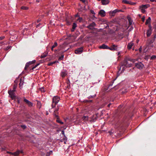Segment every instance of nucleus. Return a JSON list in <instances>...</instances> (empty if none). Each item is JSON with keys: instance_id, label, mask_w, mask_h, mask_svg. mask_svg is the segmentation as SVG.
I'll use <instances>...</instances> for the list:
<instances>
[{"instance_id": "nucleus-37", "label": "nucleus", "mask_w": 156, "mask_h": 156, "mask_svg": "<svg viewBox=\"0 0 156 156\" xmlns=\"http://www.w3.org/2000/svg\"><path fill=\"white\" fill-rule=\"evenodd\" d=\"M22 80L21 79L20 80V86L21 85H23V83L22 82Z\"/></svg>"}, {"instance_id": "nucleus-54", "label": "nucleus", "mask_w": 156, "mask_h": 156, "mask_svg": "<svg viewBox=\"0 0 156 156\" xmlns=\"http://www.w3.org/2000/svg\"><path fill=\"white\" fill-rule=\"evenodd\" d=\"M75 17H79V15L78 14H76V15H75Z\"/></svg>"}, {"instance_id": "nucleus-16", "label": "nucleus", "mask_w": 156, "mask_h": 156, "mask_svg": "<svg viewBox=\"0 0 156 156\" xmlns=\"http://www.w3.org/2000/svg\"><path fill=\"white\" fill-rule=\"evenodd\" d=\"M77 27V25L76 23H73L72 25V29L71 30V31L72 32H73L74 31V30L75 29V28Z\"/></svg>"}, {"instance_id": "nucleus-17", "label": "nucleus", "mask_w": 156, "mask_h": 156, "mask_svg": "<svg viewBox=\"0 0 156 156\" xmlns=\"http://www.w3.org/2000/svg\"><path fill=\"white\" fill-rule=\"evenodd\" d=\"M151 18L150 17H149L148 19L146 20V21L145 23V24L146 25H147L148 24H149V25L151 24Z\"/></svg>"}, {"instance_id": "nucleus-50", "label": "nucleus", "mask_w": 156, "mask_h": 156, "mask_svg": "<svg viewBox=\"0 0 156 156\" xmlns=\"http://www.w3.org/2000/svg\"><path fill=\"white\" fill-rule=\"evenodd\" d=\"M139 50L140 51H141L142 50V48L141 47L139 48Z\"/></svg>"}, {"instance_id": "nucleus-38", "label": "nucleus", "mask_w": 156, "mask_h": 156, "mask_svg": "<svg viewBox=\"0 0 156 156\" xmlns=\"http://www.w3.org/2000/svg\"><path fill=\"white\" fill-rule=\"evenodd\" d=\"M156 58V55H153L151 56V58L152 59H155Z\"/></svg>"}, {"instance_id": "nucleus-22", "label": "nucleus", "mask_w": 156, "mask_h": 156, "mask_svg": "<svg viewBox=\"0 0 156 156\" xmlns=\"http://www.w3.org/2000/svg\"><path fill=\"white\" fill-rule=\"evenodd\" d=\"M58 109H56V110H55V111H54V113H53V115H54L55 116L56 118H57V119L59 118V116H58V115H56L55 113V111H58Z\"/></svg>"}, {"instance_id": "nucleus-11", "label": "nucleus", "mask_w": 156, "mask_h": 156, "mask_svg": "<svg viewBox=\"0 0 156 156\" xmlns=\"http://www.w3.org/2000/svg\"><path fill=\"white\" fill-rule=\"evenodd\" d=\"M24 101L29 106L31 107L33 106V103L25 98H24Z\"/></svg>"}, {"instance_id": "nucleus-13", "label": "nucleus", "mask_w": 156, "mask_h": 156, "mask_svg": "<svg viewBox=\"0 0 156 156\" xmlns=\"http://www.w3.org/2000/svg\"><path fill=\"white\" fill-rule=\"evenodd\" d=\"M98 1H101V3L103 5H106L109 3L108 0H98Z\"/></svg>"}, {"instance_id": "nucleus-23", "label": "nucleus", "mask_w": 156, "mask_h": 156, "mask_svg": "<svg viewBox=\"0 0 156 156\" xmlns=\"http://www.w3.org/2000/svg\"><path fill=\"white\" fill-rule=\"evenodd\" d=\"M111 48H116V50H112V51H115V50L117 51V50H118V49H117V48H118L117 46L115 45V44H113L112 45V47Z\"/></svg>"}, {"instance_id": "nucleus-62", "label": "nucleus", "mask_w": 156, "mask_h": 156, "mask_svg": "<svg viewBox=\"0 0 156 156\" xmlns=\"http://www.w3.org/2000/svg\"><path fill=\"white\" fill-rule=\"evenodd\" d=\"M39 26V24H38L37 26V27H38Z\"/></svg>"}, {"instance_id": "nucleus-56", "label": "nucleus", "mask_w": 156, "mask_h": 156, "mask_svg": "<svg viewBox=\"0 0 156 156\" xmlns=\"http://www.w3.org/2000/svg\"><path fill=\"white\" fill-rule=\"evenodd\" d=\"M85 102H89V100H85Z\"/></svg>"}, {"instance_id": "nucleus-39", "label": "nucleus", "mask_w": 156, "mask_h": 156, "mask_svg": "<svg viewBox=\"0 0 156 156\" xmlns=\"http://www.w3.org/2000/svg\"><path fill=\"white\" fill-rule=\"evenodd\" d=\"M40 89L41 92H45L44 88L43 87L41 88Z\"/></svg>"}, {"instance_id": "nucleus-27", "label": "nucleus", "mask_w": 156, "mask_h": 156, "mask_svg": "<svg viewBox=\"0 0 156 156\" xmlns=\"http://www.w3.org/2000/svg\"><path fill=\"white\" fill-rule=\"evenodd\" d=\"M128 21H129V24L130 25H131L132 24V22H133V21L132 20V19L131 18H129V19H128Z\"/></svg>"}, {"instance_id": "nucleus-3", "label": "nucleus", "mask_w": 156, "mask_h": 156, "mask_svg": "<svg viewBox=\"0 0 156 156\" xmlns=\"http://www.w3.org/2000/svg\"><path fill=\"white\" fill-rule=\"evenodd\" d=\"M150 6L149 4H146L142 5L140 6L139 9L140 10L141 12L143 13L145 12V9Z\"/></svg>"}, {"instance_id": "nucleus-5", "label": "nucleus", "mask_w": 156, "mask_h": 156, "mask_svg": "<svg viewBox=\"0 0 156 156\" xmlns=\"http://www.w3.org/2000/svg\"><path fill=\"white\" fill-rule=\"evenodd\" d=\"M135 66L137 69H142L144 66V65L141 62H138L135 63Z\"/></svg>"}, {"instance_id": "nucleus-18", "label": "nucleus", "mask_w": 156, "mask_h": 156, "mask_svg": "<svg viewBox=\"0 0 156 156\" xmlns=\"http://www.w3.org/2000/svg\"><path fill=\"white\" fill-rule=\"evenodd\" d=\"M82 119L83 121H87L88 119V116L84 115L82 117Z\"/></svg>"}, {"instance_id": "nucleus-55", "label": "nucleus", "mask_w": 156, "mask_h": 156, "mask_svg": "<svg viewBox=\"0 0 156 156\" xmlns=\"http://www.w3.org/2000/svg\"><path fill=\"white\" fill-rule=\"evenodd\" d=\"M28 62L29 63V64H32L33 63H32V62H30V61L29 62Z\"/></svg>"}, {"instance_id": "nucleus-32", "label": "nucleus", "mask_w": 156, "mask_h": 156, "mask_svg": "<svg viewBox=\"0 0 156 156\" xmlns=\"http://www.w3.org/2000/svg\"><path fill=\"white\" fill-rule=\"evenodd\" d=\"M40 63H37L36 65H35V66H34L32 67V69H35L36 67H37L38 66L40 65Z\"/></svg>"}, {"instance_id": "nucleus-57", "label": "nucleus", "mask_w": 156, "mask_h": 156, "mask_svg": "<svg viewBox=\"0 0 156 156\" xmlns=\"http://www.w3.org/2000/svg\"><path fill=\"white\" fill-rule=\"evenodd\" d=\"M113 84V83L112 84H110L109 85V87L110 86H112V85Z\"/></svg>"}, {"instance_id": "nucleus-20", "label": "nucleus", "mask_w": 156, "mask_h": 156, "mask_svg": "<svg viewBox=\"0 0 156 156\" xmlns=\"http://www.w3.org/2000/svg\"><path fill=\"white\" fill-rule=\"evenodd\" d=\"M120 11H119L118 9H115V10L113 11H112V12H111V13H112V15H114L115 13L116 12H119Z\"/></svg>"}, {"instance_id": "nucleus-48", "label": "nucleus", "mask_w": 156, "mask_h": 156, "mask_svg": "<svg viewBox=\"0 0 156 156\" xmlns=\"http://www.w3.org/2000/svg\"><path fill=\"white\" fill-rule=\"evenodd\" d=\"M48 154H51L52 153V151H50L48 153Z\"/></svg>"}, {"instance_id": "nucleus-59", "label": "nucleus", "mask_w": 156, "mask_h": 156, "mask_svg": "<svg viewBox=\"0 0 156 156\" xmlns=\"http://www.w3.org/2000/svg\"><path fill=\"white\" fill-rule=\"evenodd\" d=\"M122 94H124L125 93V92L123 91H122Z\"/></svg>"}, {"instance_id": "nucleus-53", "label": "nucleus", "mask_w": 156, "mask_h": 156, "mask_svg": "<svg viewBox=\"0 0 156 156\" xmlns=\"http://www.w3.org/2000/svg\"><path fill=\"white\" fill-rule=\"evenodd\" d=\"M111 105V103H109V104H108V107H110Z\"/></svg>"}, {"instance_id": "nucleus-1", "label": "nucleus", "mask_w": 156, "mask_h": 156, "mask_svg": "<svg viewBox=\"0 0 156 156\" xmlns=\"http://www.w3.org/2000/svg\"><path fill=\"white\" fill-rule=\"evenodd\" d=\"M137 61V60L136 59H132L129 58H126L124 60L123 65L121 66L120 69L122 67V70H124L125 69V67H131L132 66L131 62L133 63Z\"/></svg>"}, {"instance_id": "nucleus-6", "label": "nucleus", "mask_w": 156, "mask_h": 156, "mask_svg": "<svg viewBox=\"0 0 156 156\" xmlns=\"http://www.w3.org/2000/svg\"><path fill=\"white\" fill-rule=\"evenodd\" d=\"M148 27L149 29L147 30L146 33L147 37H149L151 35L152 31V27L151 24L149 25Z\"/></svg>"}, {"instance_id": "nucleus-12", "label": "nucleus", "mask_w": 156, "mask_h": 156, "mask_svg": "<svg viewBox=\"0 0 156 156\" xmlns=\"http://www.w3.org/2000/svg\"><path fill=\"white\" fill-rule=\"evenodd\" d=\"M99 14L101 17H104L105 15V12L103 10H101L99 12Z\"/></svg>"}, {"instance_id": "nucleus-63", "label": "nucleus", "mask_w": 156, "mask_h": 156, "mask_svg": "<svg viewBox=\"0 0 156 156\" xmlns=\"http://www.w3.org/2000/svg\"><path fill=\"white\" fill-rule=\"evenodd\" d=\"M11 152H9V151L7 152V153H8L11 154Z\"/></svg>"}, {"instance_id": "nucleus-36", "label": "nucleus", "mask_w": 156, "mask_h": 156, "mask_svg": "<svg viewBox=\"0 0 156 156\" xmlns=\"http://www.w3.org/2000/svg\"><path fill=\"white\" fill-rule=\"evenodd\" d=\"M21 127L24 129H26L27 127L26 126L24 125H21Z\"/></svg>"}, {"instance_id": "nucleus-15", "label": "nucleus", "mask_w": 156, "mask_h": 156, "mask_svg": "<svg viewBox=\"0 0 156 156\" xmlns=\"http://www.w3.org/2000/svg\"><path fill=\"white\" fill-rule=\"evenodd\" d=\"M122 2L123 3L129 4H132V2L126 0H122Z\"/></svg>"}, {"instance_id": "nucleus-29", "label": "nucleus", "mask_w": 156, "mask_h": 156, "mask_svg": "<svg viewBox=\"0 0 156 156\" xmlns=\"http://www.w3.org/2000/svg\"><path fill=\"white\" fill-rule=\"evenodd\" d=\"M58 45V44L57 42H55L54 43V45H53L52 47V48H54L55 47H56Z\"/></svg>"}, {"instance_id": "nucleus-8", "label": "nucleus", "mask_w": 156, "mask_h": 156, "mask_svg": "<svg viewBox=\"0 0 156 156\" xmlns=\"http://www.w3.org/2000/svg\"><path fill=\"white\" fill-rule=\"evenodd\" d=\"M96 24L94 22H93L90 23L89 25L87 26V27L91 30H93L94 29V27L96 26Z\"/></svg>"}, {"instance_id": "nucleus-44", "label": "nucleus", "mask_w": 156, "mask_h": 156, "mask_svg": "<svg viewBox=\"0 0 156 156\" xmlns=\"http://www.w3.org/2000/svg\"><path fill=\"white\" fill-rule=\"evenodd\" d=\"M62 134L63 135H64V136H65L64 131L62 130Z\"/></svg>"}, {"instance_id": "nucleus-52", "label": "nucleus", "mask_w": 156, "mask_h": 156, "mask_svg": "<svg viewBox=\"0 0 156 156\" xmlns=\"http://www.w3.org/2000/svg\"><path fill=\"white\" fill-rule=\"evenodd\" d=\"M11 91L12 92H14L15 91H16V90L13 89L12 90H11Z\"/></svg>"}, {"instance_id": "nucleus-26", "label": "nucleus", "mask_w": 156, "mask_h": 156, "mask_svg": "<svg viewBox=\"0 0 156 156\" xmlns=\"http://www.w3.org/2000/svg\"><path fill=\"white\" fill-rule=\"evenodd\" d=\"M12 48V47L10 46H8L6 48H5L4 49L5 50H8L9 49H10Z\"/></svg>"}, {"instance_id": "nucleus-24", "label": "nucleus", "mask_w": 156, "mask_h": 156, "mask_svg": "<svg viewBox=\"0 0 156 156\" xmlns=\"http://www.w3.org/2000/svg\"><path fill=\"white\" fill-rule=\"evenodd\" d=\"M30 65V64H29V63L28 62L26 64L24 69H26Z\"/></svg>"}, {"instance_id": "nucleus-14", "label": "nucleus", "mask_w": 156, "mask_h": 156, "mask_svg": "<svg viewBox=\"0 0 156 156\" xmlns=\"http://www.w3.org/2000/svg\"><path fill=\"white\" fill-rule=\"evenodd\" d=\"M134 44L132 41L128 43L127 45V48L129 49H130L132 48L133 46V45Z\"/></svg>"}, {"instance_id": "nucleus-64", "label": "nucleus", "mask_w": 156, "mask_h": 156, "mask_svg": "<svg viewBox=\"0 0 156 156\" xmlns=\"http://www.w3.org/2000/svg\"><path fill=\"white\" fill-rule=\"evenodd\" d=\"M115 80H116V79H114V80H113V83L114 82V81H115Z\"/></svg>"}, {"instance_id": "nucleus-33", "label": "nucleus", "mask_w": 156, "mask_h": 156, "mask_svg": "<svg viewBox=\"0 0 156 156\" xmlns=\"http://www.w3.org/2000/svg\"><path fill=\"white\" fill-rule=\"evenodd\" d=\"M83 20V18L82 17H79V18L77 19V21H79V22H81Z\"/></svg>"}, {"instance_id": "nucleus-31", "label": "nucleus", "mask_w": 156, "mask_h": 156, "mask_svg": "<svg viewBox=\"0 0 156 156\" xmlns=\"http://www.w3.org/2000/svg\"><path fill=\"white\" fill-rule=\"evenodd\" d=\"M66 82L67 84V86L68 87L70 85V82L69 80L68 79H67V80Z\"/></svg>"}, {"instance_id": "nucleus-28", "label": "nucleus", "mask_w": 156, "mask_h": 156, "mask_svg": "<svg viewBox=\"0 0 156 156\" xmlns=\"http://www.w3.org/2000/svg\"><path fill=\"white\" fill-rule=\"evenodd\" d=\"M64 56V55H62L61 56L59 57L58 58V60L59 61L62 60L63 59Z\"/></svg>"}, {"instance_id": "nucleus-42", "label": "nucleus", "mask_w": 156, "mask_h": 156, "mask_svg": "<svg viewBox=\"0 0 156 156\" xmlns=\"http://www.w3.org/2000/svg\"><path fill=\"white\" fill-rule=\"evenodd\" d=\"M17 151H19V154H20V153L23 154V151H22V150H18Z\"/></svg>"}, {"instance_id": "nucleus-7", "label": "nucleus", "mask_w": 156, "mask_h": 156, "mask_svg": "<svg viewBox=\"0 0 156 156\" xmlns=\"http://www.w3.org/2000/svg\"><path fill=\"white\" fill-rule=\"evenodd\" d=\"M8 93L12 99H14L15 98H16L15 93L13 92H12L11 90H9Z\"/></svg>"}, {"instance_id": "nucleus-40", "label": "nucleus", "mask_w": 156, "mask_h": 156, "mask_svg": "<svg viewBox=\"0 0 156 156\" xmlns=\"http://www.w3.org/2000/svg\"><path fill=\"white\" fill-rule=\"evenodd\" d=\"M16 98L17 99V103L18 104H20V100L19 98L18 97H17Z\"/></svg>"}, {"instance_id": "nucleus-58", "label": "nucleus", "mask_w": 156, "mask_h": 156, "mask_svg": "<svg viewBox=\"0 0 156 156\" xmlns=\"http://www.w3.org/2000/svg\"><path fill=\"white\" fill-rule=\"evenodd\" d=\"M51 49L52 51H53V48H52V47H51Z\"/></svg>"}, {"instance_id": "nucleus-41", "label": "nucleus", "mask_w": 156, "mask_h": 156, "mask_svg": "<svg viewBox=\"0 0 156 156\" xmlns=\"http://www.w3.org/2000/svg\"><path fill=\"white\" fill-rule=\"evenodd\" d=\"M5 37V36H2L0 37V40H2L4 39V38Z\"/></svg>"}, {"instance_id": "nucleus-21", "label": "nucleus", "mask_w": 156, "mask_h": 156, "mask_svg": "<svg viewBox=\"0 0 156 156\" xmlns=\"http://www.w3.org/2000/svg\"><path fill=\"white\" fill-rule=\"evenodd\" d=\"M56 121L57 122H58L61 124H63V122H62L60 119L59 118L57 119Z\"/></svg>"}, {"instance_id": "nucleus-2", "label": "nucleus", "mask_w": 156, "mask_h": 156, "mask_svg": "<svg viewBox=\"0 0 156 156\" xmlns=\"http://www.w3.org/2000/svg\"><path fill=\"white\" fill-rule=\"evenodd\" d=\"M60 100V98L57 96H54L52 98V101L51 105V108H54L58 103Z\"/></svg>"}, {"instance_id": "nucleus-9", "label": "nucleus", "mask_w": 156, "mask_h": 156, "mask_svg": "<svg viewBox=\"0 0 156 156\" xmlns=\"http://www.w3.org/2000/svg\"><path fill=\"white\" fill-rule=\"evenodd\" d=\"M83 51V48L82 47L77 49L75 50V53L77 54H80L82 53Z\"/></svg>"}, {"instance_id": "nucleus-51", "label": "nucleus", "mask_w": 156, "mask_h": 156, "mask_svg": "<svg viewBox=\"0 0 156 156\" xmlns=\"http://www.w3.org/2000/svg\"><path fill=\"white\" fill-rule=\"evenodd\" d=\"M150 1L151 2H156V0H150Z\"/></svg>"}, {"instance_id": "nucleus-49", "label": "nucleus", "mask_w": 156, "mask_h": 156, "mask_svg": "<svg viewBox=\"0 0 156 156\" xmlns=\"http://www.w3.org/2000/svg\"><path fill=\"white\" fill-rule=\"evenodd\" d=\"M30 62H32V63H35L36 62V60H34L32 61H30Z\"/></svg>"}, {"instance_id": "nucleus-34", "label": "nucleus", "mask_w": 156, "mask_h": 156, "mask_svg": "<svg viewBox=\"0 0 156 156\" xmlns=\"http://www.w3.org/2000/svg\"><path fill=\"white\" fill-rule=\"evenodd\" d=\"M21 9L24 10H27L28 9V8L25 6H22L21 7Z\"/></svg>"}, {"instance_id": "nucleus-45", "label": "nucleus", "mask_w": 156, "mask_h": 156, "mask_svg": "<svg viewBox=\"0 0 156 156\" xmlns=\"http://www.w3.org/2000/svg\"><path fill=\"white\" fill-rule=\"evenodd\" d=\"M17 87V86L16 85H14V86H13V89H16V88Z\"/></svg>"}, {"instance_id": "nucleus-46", "label": "nucleus", "mask_w": 156, "mask_h": 156, "mask_svg": "<svg viewBox=\"0 0 156 156\" xmlns=\"http://www.w3.org/2000/svg\"><path fill=\"white\" fill-rule=\"evenodd\" d=\"M145 16H143L142 18V21L144 22L145 19Z\"/></svg>"}, {"instance_id": "nucleus-10", "label": "nucleus", "mask_w": 156, "mask_h": 156, "mask_svg": "<svg viewBox=\"0 0 156 156\" xmlns=\"http://www.w3.org/2000/svg\"><path fill=\"white\" fill-rule=\"evenodd\" d=\"M67 74V71L64 69H63L62 71L60 74L61 76L62 77H65Z\"/></svg>"}, {"instance_id": "nucleus-4", "label": "nucleus", "mask_w": 156, "mask_h": 156, "mask_svg": "<svg viewBox=\"0 0 156 156\" xmlns=\"http://www.w3.org/2000/svg\"><path fill=\"white\" fill-rule=\"evenodd\" d=\"M99 48H100L108 49L110 50H116V48H110L105 44H103L101 46H100Z\"/></svg>"}, {"instance_id": "nucleus-30", "label": "nucleus", "mask_w": 156, "mask_h": 156, "mask_svg": "<svg viewBox=\"0 0 156 156\" xmlns=\"http://www.w3.org/2000/svg\"><path fill=\"white\" fill-rule=\"evenodd\" d=\"M47 56V54H44L43 55H42L41 56V58H44L46 57Z\"/></svg>"}, {"instance_id": "nucleus-19", "label": "nucleus", "mask_w": 156, "mask_h": 156, "mask_svg": "<svg viewBox=\"0 0 156 156\" xmlns=\"http://www.w3.org/2000/svg\"><path fill=\"white\" fill-rule=\"evenodd\" d=\"M19 151H17L15 152L11 153V154L15 156H18V155L19 154Z\"/></svg>"}, {"instance_id": "nucleus-47", "label": "nucleus", "mask_w": 156, "mask_h": 156, "mask_svg": "<svg viewBox=\"0 0 156 156\" xmlns=\"http://www.w3.org/2000/svg\"><path fill=\"white\" fill-rule=\"evenodd\" d=\"M53 62H54V64L55 63H58V61H54Z\"/></svg>"}, {"instance_id": "nucleus-43", "label": "nucleus", "mask_w": 156, "mask_h": 156, "mask_svg": "<svg viewBox=\"0 0 156 156\" xmlns=\"http://www.w3.org/2000/svg\"><path fill=\"white\" fill-rule=\"evenodd\" d=\"M90 12L93 14H95V13L94 12V11L93 10H90Z\"/></svg>"}, {"instance_id": "nucleus-61", "label": "nucleus", "mask_w": 156, "mask_h": 156, "mask_svg": "<svg viewBox=\"0 0 156 156\" xmlns=\"http://www.w3.org/2000/svg\"><path fill=\"white\" fill-rule=\"evenodd\" d=\"M120 53L119 52L118 53V55H119L120 54Z\"/></svg>"}, {"instance_id": "nucleus-25", "label": "nucleus", "mask_w": 156, "mask_h": 156, "mask_svg": "<svg viewBox=\"0 0 156 156\" xmlns=\"http://www.w3.org/2000/svg\"><path fill=\"white\" fill-rule=\"evenodd\" d=\"M96 94H95L94 95H90V96H88L87 97V98L89 99H90L91 98H94L96 96Z\"/></svg>"}, {"instance_id": "nucleus-60", "label": "nucleus", "mask_w": 156, "mask_h": 156, "mask_svg": "<svg viewBox=\"0 0 156 156\" xmlns=\"http://www.w3.org/2000/svg\"><path fill=\"white\" fill-rule=\"evenodd\" d=\"M92 101V100H89V102H91Z\"/></svg>"}, {"instance_id": "nucleus-35", "label": "nucleus", "mask_w": 156, "mask_h": 156, "mask_svg": "<svg viewBox=\"0 0 156 156\" xmlns=\"http://www.w3.org/2000/svg\"><path fill=\"white\" fill-rule=\"evenodd\" d=\"M54 64L53 62H50L48 64V66H52V65Z\"/></svg>"}]
</instances>
